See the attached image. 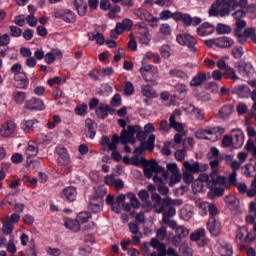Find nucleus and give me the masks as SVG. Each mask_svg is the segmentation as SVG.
I'll use <instances>...</instances> for the list:
<instances>
[{
    "mask_svg": "<svg viewBox=\"0 0 256 256\" xmlns=\"http://www.w3.org/2000/svg\"><path fill=\"white\" fill-rule=\"evenodd\" d=\"M231 11H235L233 0H216L209 9L210 17H229Z\"/></svg>",
    "mask_w": 256,
    "mask_h": 256,
    "instance_id": "f257e3e1",
    "label": "nucleus"
},
{
    "mask_svg": "<svg viewBox=\"0 0 256 256\" xmlns=\"http://www.w3.org/2000/svg\"><path fill=\"white\" fill-rule=\"evenodd\" d=\"M176 41L179 45L183 47H187L190 53H197L199 48L197 47V39L191 34H178L176 36Z\"/></svg>",
    "mask_w": 256,
    "mask_h": 256,
    "instance_id": "f03ea898",
    "label": "nucleus"
},
{
    "mask_svg": "<svg viewBox=\"0 0 256 256\" xmlns=\"http://www.w3.org/2000/svg\"><path fill=\"white\" fill-rule=\"evenodd\" d=\"M152 201H155L156 203L153 206L156 213H163V211H165L170 205H175L177 203V200H172L169 197L162 199L157 193L152 194Z\"/></svg>",
    "mask_w": 256,
    "mask_h": 256,
    "instance_id": "7ed1b4c3",
    "label": "nucleus"
},
{
    "mask_svg": "<svg viewBox=\"0 0 256 256\" xmlns=\"http://www.w3.org/2000/svg\"><path fill=\"white\" fill-rule=\"evenodd\" d=\"M139 72L147 83H153L157 81V77H159V68H157V66L146 65L141 67Z\"/></svg>",
    "mask_w": 256,
    "mask_h": 256,
    "instance_id": "20e7f679",
    "label": "nucleus"
},
{
    "mask_svg": "<svg viewBox=\"0 0 256 256\" xmlns=\"http://www.w3.org/2000/svg\"><path fill=\"white\" fill-rule=\"evenodd\" d=\"M133 14L141 21H147V23H149L151 27H158L157 23H159V18L154 17L145 8H137L134 10Z\"/></svg>",
    "mask_w": 256,
    "mask_h": 256,
    "instance_id": "39448f33",
    "label": "nucleus"
},
{
    "mask_svg": "<svg viewBox=\"0 0 256 256\" xmlns=\"http://www.w3.org/2000/svg\"><path fill=\"white\" fill-rule=\"evenodd\" d=\"M17 131V123L13 120H6L1 124L0 127V136L4 137V139H9V137H13Z\"/></svg>",
    "mask_w": 256,
    "mask_h": 256,
    "instance_id": "423d86ee",
    "label": "nucleus"
},
{
    "mask_svg": "<svg viewBox=\"0 0 256 256\" xmlns=\"http://www.w3.org/2000/svg\"><path fill=\"white\" fill-rule=\"evenodd\" d=\"M225 133V128L221 126H214L207 129H201L196 132V137L198 139H209L205 135H223Z\"/></svg>",
    "mask_w": 256,
    "mask_h": 256,
    "instance_id": "0eeeda50",
    "label": "nucleus"
},
{
    "mask_svg": "<svg viewBox=\"0 0 256 256\" xmlns=\"http://www.w3.org/2000/svg\"><path fill=\"white\" fill-rule=\"evenodd\" d=\"M155 134H150L146 143H140V146L134 150L135 155H143L145 151H153L155 149Z\"/></svg>",
    "mask_w": 256,
    "mask_h": 256,
    "instance_id": "6e6552de",
    "label": "nucleus"
},
{
    "mask_svg": "<svg viewBox=\"0 0 256 256\" xmlns=\"http://www.w3.org/2000/svg\"><path fill=\"white\" fill-rule=\"evenodd\" d=\"M56 155H58V165H60L61 167L70 165L71 156L69 155V151H67V148L63 146L56 147Z\"/></svg>",
    "mask_w": 256,
    "mask_h": 256,
    "instance_id": "1a4fd4ad",
    "label": "nucleus"
},
{
    "mask_svg": "<svg viewBox=\"0 0 256 256\" xmlns=\"http://www.w3.org/2000/svg\"><path fill=\"white\" fill-rule=\"evenodd\" d=\"M24 109L28 111H45V102L40 98H31L25 102Z\"/></svg>",
    "mask_w": 256,
    "mask_h": 256,
    "instance_id": "9d476101",
    "label": "nucleus"
},
{
    "mask_svg": "<svg viewBox=\"0 0 256 256\" xmlns=\"http://www.w3.org/2000/svg\"><path fill=\"white\" fill-rule=\"evenodd\" d=\"M232 17L234 21H236L235 23L236 28L245 29V27H247V22L243 20L245 19V17H247V12L245 10L243 9L234 10V12L232 13Z\"/></svg>",
    "mask_w": 256,
    "mask_h": 256,
    "instance_id": "9b49d317",
    "label": "nucleus"
},
{
    "mask_svg": "<svg viewBox=\"0 0 256 256\" xmlns=\"http://www.w3.org/2000/svg\"><path fill=\"white\" fill-rule=\"evenodd\" d=\"M168 207H169L168 210L163 212L162 221L163 223L168 225L170 229H175V227L177 226V222L175 220H171V217H175L177 212L175 210V207L171 205Z\"/></svg>",
    "mask_w": 256,
    "mask_h": 256,
    "instance_id": "f8f14e48",
    "label": "nucleus"
},
{
    "mask_svg": "<svg viewBox=\"0 0 256 256\" xmlns=\"http://www.w3.org/2000/svg\"><path fill=\"white\" fill-rule=\"evenodd\" d=\"M55 19H62L66 23H75V13L71 10L61 9L54 13Z\"/></svg>",
    "mask_w": 256,
    "mask_h": 256,
    "instance_id": "ddd939ff",
    "label": "nucleus"
},
{
    "mask_svg": "<svg viewBox=\"0 0 256 256\" xmlns=\"http://www.w3.org/2000/svg\"><path fill=\"white\" fill-rule=\"evenodd\" d=\"M206 227L209 233L214 237L221 235V222L217 218H209Z\"/></svg>",
    "mask_w": 256,
    "mask_h": 256,
    "instance_id": "4468645a",
    "label": "nucleus"
},
{
    "mask_svg": "<svg viewBox=\"0 0 256 256\" xmlns=\"http://www.w3.org/2000/svg\"><path fill=\"white\" fill-rule=\"evenodd\" d=\"M109 115H115V108L109 104H100L96 109V116L98 119H107Z\"/></svg>",
    "mask_w": 256,
    "mask_h": 256,
    "instance_id": "2eb2a0df",
    "label": "nucleus"
},
{
    "mask_svg": "<svg viewBox=\"0 0 256 256\" xmlns=\"http://www.w3.org/2000/svg\"><path fill=\"white\" fill-rule=\"evenodd\" d=\"M157 171H161V166H159V163L155 160H151L148 162V165L144 166V175L146 179H151L153 174L157 173Z\"/></svg>",
    "mask_w": 256,
    "mask_h": 256,
    "instance_id": "dca6fc26",
    "label": "nucleus"
},
{
    "mask_svg": "<svg viewBox=\"0 0 256 256\" xmlns=\"http://www.w3.org/2000/svg\"><path fill=\"white\" fill-rule=\"evenodd\" d=\"M61 197L64 199V201L73 203V201L77 199V188L73 186L64 188L61 192Z\"/></svg>",
    "mask_w": 256,
    "mask_h": 256,
    "instance_id": "f3484780",
    "label": "nucleus"
},
{
    "mask_svg": "<svg viewBox=\"0 0 256 256\" xmlns=\"http://www.w3.org/2000/svg\"><path fill=\"white\" fill-rule=\"evenodd\" d=\"M213 33H215V26L209 22L203 23L197 28V35L200 37H207V35H213Z\"/></svg>",
    "mask_w": 256,
    "mask_h": 256,
    "instance_id": "a211bd4d",
    "label": "nucleus"
},
{
    "mask_svg": "<svg viewBox=\"0 0 256 256\" xmlns=\"http://www.w3.org/2000/svg\"><path fill=\"white\" fill-rule=\"evenodd\" d=\"M183 165L188 173H201V171H207V169H209V165L207 164L204 165V169L201 168V164H199V162H195L194 164H191L185 161Z\"/></svg>",
    "mask_w": 256,
    "mask_h": 256,
    "instance_id": "6ab92c4d",
    "label": "nucleus"
},
{
    "mask_svg": "<svg viewBox=\"0 0 256 256\" xmlns=\"http://www.w3.org/2000/svg\"><path fill=\"white\" fill-rule=\"evenodd\" d=\"M187 84L184 83H177L174 85V93L176 99L183 101L185 97H187Z\"/></svg>",
    "mask_w": 256,
    "mask_h": 256,
    "instance_id": "aec40b11",
    "label": "nucleus"
},
{
    "mask_svg": "<svg viewBox=\"0 0 256 256\" xmlns=\"http://www.w3.org/2000/svg\"><path fill=\"white\" fill-rule=\"evenodd\" d=\"M234 93L240 97V99H249L251 95V88L245 84L235 86Z\"/></svg>",
    "mask_w": 256,
    "mask_h": 256,
    "instance_id": "412c9836",
    "label": "nucleus"
},
{
    "mask_svg": "<svg viewBox=\"0 0 256 256\" xmlns=\"http://www.w3.org/2000/svg\"><path fill=\"white\" fill-rule=\"evenodd\" d=\"M88 207L93 213H100V211H103V198L95 196L90 198Z\"/></svg>",
    "mask_w": 256,
    "mask_h": 256,
    "instance_id": "4be33fe9",
    "label": "nucleus"
},
{
    "mask_svg": "<svg viewBox=\"0 0 256 256\" xmlns=\"http://www.w3.org/2000/svg\"><path fill=\"white\" fill-rule=\"evenodd\" d=\"M215 45L221 49H229V47H233V45H235V41L227 36H223L216 39Z\"/></svg>",
    "mask_w": 256,
    "mask_h": 256,
    "instance_id": "5701e85b",
    "label": "nucleus"
},
{
    "mask_svg": "<svg viewBox=\"0 0 256 256\" xmlns=\"http://www.w3.org/2000/svg\"><path fill=\"white\" fill-rule=\"evenodd\" d=\"M74 6L80 17L87 15L88 0H74Z\"/></svg>",
    "mask_w": 256,
    "mask_h": 256,
    "instance_id": "b1692460",
    "label": "nucleus"
},
{
    "mask_svg": "<svg viewBox=\"0 0 256 256\" xmlns=\"http://www.w3.org/2000/svg\"><path fill=\"white\" fill-rule=\"evenodd\" d=\"M133 29V20L125 18L122 22L116 24V31L123 33V31H131Z\"/></svg>",
    "mask_w": 256,
    "mask_h": 256,
    "instance_id": "393cba45",
    "label": "nucleus"
},
{
    "mask_svg": "<svg viewBox=\"0 0 256 256\" xmlns=\"http://www.w3.org/2000/svg\"><path fill=\"white\" fill-rule=\"evenodd\" d=\"M14 81H16L18 89H27L29 87V78L25 72L14 77Z\"/></svg>",
    "mask_w": 256,
    "mask_h": 256,
    "instance_id": "a878e982",
    "label": "nucleus"
},
{
    "mask_svg": "<svg viewBox=\"0 0 256 256\" xmlns=\"http://www.w3.org/2000/svg\"><path fill=\"white\" fill-rule=\"evenodd\" d=\"M235 28L234 29V35L237 38L238 43L241 45H245L247 43V39H249V36L247 35V28ZM244 30V32H243Z\"/></svg>",
    "mask_w": 256,
    "mask_h": 256,
    "instance_id": "bb28decb",
    "label": "nucleus"
},
{
    "mask_svg": "<svg viewBox=\"0 0 256 256\" xmlns=\"http://www.w3.org/2000/svg\"><path fill=\"white\" fill-rule=\"evenodd\" d=\"M141 93L142 95H144V97H147L148 99H157V97H159L157 90L151 87V85L142 86Z\"/></svg>",
    "mask_w": 256,
    "mask_h": 256,
    "instance_id": "cd10ccee",
    "label": "nucleus"
},
{
    "mask_svg": "<svg viewBox=\"0 0 256 256\" xmlns=\"http://www.w3.org/2000/svg\"><path fill=\"white\" fill-rule=\"evenodd\" d=\"M35 123H39V121L35 119H32V120L24 119L21 122L22 131H24V133H33V131H35Z\"/></svg>",
    "mask_w": 256,
    "mask_h": 256,
    "instance_id": "c85d7f7f",
    "label": "nucleus"
},
{
    "mask_svg": "<svg viewBox=\"0 0 256 256\" xmlns=\"http://www.w3.org/2000/svg\"><path fill=\"white\" fill-rule=\"evenodd\" d=\"M39 154V148L35 144L28 143V146L25 151L26 155V163H29V160L33 159V157H37Z\"/></svg>",
    "mask_w": 256,
    "mask_h": 256,
    "instance_id": "c756f323",
    "label": "nucleus"
},
{
    "mask_svg": "<svg viewBox=\"0 0 256 256\" xmlns=\"http://www.w3.org/2000/svg\"><path fill=\"white\" fill-rule=\"evenodd\" d=\"M233 105L228 104V105H224L217 114V117L219 119H228V117H231V115H233Z\"/></svg>",
    "mask_w": 256,
    "mask_h": 256,
    "instance_id": "7c9ffc66",
    "label": "nucleus"
},
{
    "mask_svg": "<svg viewBox=\"0 0 256 256\" xmlns=\"http://www.w3.org/2000/svg\"><path fill=\"white\" fill-rule=\"evenodd\" d=\"M205 81H207V74H205L204 72H200L190 81V86L201 87V85H203Z\"/></svg>",
    "mask_w": 256,
    "mask_h": 256,
    "instance_id": "2f4dec72",
    "label": "nucleus"
},
{
    "mask_svg": "<svg viewBox=\"0 0 256 256\" xmlns=\"http://www.w3.org/2000/svg\"><path fill=\"white\" fill-rule=\"evenodd\" d=\"M157 251H159L158 256H179L175 248L171 247L167 249L165 244H160V246L157 248Z\"/></svg>",
    "mask_w": 256,
    "mask_h": 256,
    "instance_id": "473e14b6",
    "label": "nucleus"
},
{
    "mask_svg": "<svg viewBox=\"0 0 256 256\" xmlns=\"http://www.w3.org/2000/svg\"><path fill=\"white\" fill-rule=\"evenodd\" d=\"M175 21H176V23H179V21H181L183 23V25H185L186 27H191L192 17H191V15H189L187 13H182V12L177 11Z\"/></svg>",
    "mask_w": 256,
    "mask_h": 256,
    "instance_id": "72a5a7b5",
    "label": "nucleus"
},
{
    "mask_svg": "<svg viewBox=\"0 0 256 256\" xmlns=\"http://www.w3.org/2000/svg\"><path fill=\"white\" fill-rule=\"evenodd\" d=\"M12 99H14L17 105H23V103H25V99H27V93L16 90L12 94Z\"/></svg>",
    "mask_w": 256,
    "mask_h": 256,
    "instance_id": "f704fd0d",
    "label": "nucleus"
},
{
    "mask_svg": "<svg viewBox=\"0 0 256 256\" xmlns=\"http://www.w3.org/2000/svg\"><path fill=\"white\" fill-rule=\"evenodd\" d=\"M177 12H171V10H163L159 14L158 22L159 21H168V19H173L176 21Z\"/></svg>",
    "mask_w": 256,
    "mask_h": 256,
    "instance_id": "c9c22d12",
    "label": "nucleus"
},
{
    "mask_svg": "<svg viewBox=\"0 0 256 256\" xmlns=\"http://www.w3.org/2000/svg\"><path fill=\"white\" fill-rule=\"evenodd\" d=\"M65 227L67 229H70L71 231H74L77 233V231H81V224H79L78 220L73 219H67L64 223Z\"/></svg>",
    "mask_w": 256,
    "mask_h": 256,
    "instance_id": "e433bc0d",
    "label": "nucleus"
},
{
    "mask_svg": "<svg viewBox=\"0 0 256 256\" xmlns=\"http://www.w3.org/2000/svg\"><path fill=\"white\" fill-rule=\"evenodd\" d=\"M85 125L88 129L87 135L90 137V139H95V135L97 132L95 131V122L93 121V119H86Z\"/></svg>",
    "mask_w": 256,
    "mask_h": 256,
    "instance_id": "4c0bfd02",
    "label": "nucleus"
},
{
    "mask_svg": "<svg viewBox=\"0 0 256 256\" xmlns=\"http://www.w3.org/2000/svg\"><path fill=\"white\" fill-rule=\"evenodd\" d=\"M88 39L89 41H96L97 45H103V43H105V36H103V33L99 32H97L96 34L93 32H89Z\"/></svg>",
    "mask_w": 256,
    "mask_h": 256,
    "instance_id": "58836bf2",
    "label": "nucleus"
},
{
    "mask_svg": "<svg viewBox=\"0 0 256 256\" xmlns=\"http://www.w3.org/2000/svg\"><path fill=\"white\" fill-rule=\"evenodd\" d=\"M170 123V129H175V131H178V133H181L183 131V123L177 122L175 119V114H172L169 118Z\"/></svg>",
    "mask_w": 256,
    "mask_h": 256,
    "instance_id": "ea45409f",
    "label": "nucleus"
},
{
    "mask_svg": "<svg viewBox=\"0 0 256 256\" xmlns=\"http://www.w3.org/2000/svg\"><path fill=\"white\" fill-rule=\"evenodd\" d=\"M206 235L207 233L205 232V228H199L190 235V239L191 241L196 242V241H200V239L205 238Z\"/></svg>",
    "mask_w": 256,
    "mask_h": 256,
    "instance_id": "a19ab883",
    "label": "nucleus"
},
{
    "mask_svg": "<svg viewBox=\"0 0 256 256\" xmlns=\"http://www.w3.org/2000/svg\"><path fill=\"white\" fill-rule=\"evenodd\" d=\"M175 231L176 235L178 237H182V239H185V237H189V229L185 226H178L176 223L175 228H171Z\"/></svg>",
    "mask_w": 256,
    "mask_h": 256,
    "instance_id": "79ce46f5",
    "label": "nucleus"
},
{
    "mask_svg": "<svg viewBox=\"0 0 256 256\" xmlns=\"http://www.w3.org/2000/svg\"><path fill=\"white\" fill-rule=\"evenodd\" d=\"M169 76L172 78H177V79H187V73L181 69H170L169 71Z\"/></svg>",
    "mask_w": 256,
    "mask_h": 256,
    "instance_id": "37998d69",
    "label": "nucleus"
},
{
    "mask_svg": "<svg viewBox=\"0 0 256 256\" xmlns=\"http://www.w3.org/2000/svg\"><path fill=\"white\" fill-rule=\"evenodd\" d=\"M223 75L226 79H232V81H239V76H237L235 69L229 66L223 71Z\"/></svg>",
    "mask_w": 256,
    "mask_h": 256,
    "instance_id": "c03bdc74",
    "label": "nucleus"
},
{
    "mask_svg": "<svg viewBox=\"0 0 256 256\" xmlns=\"http://www.w3.org/2000/svg\"><path fill=\"white\" fill-rule=\"evenodd\" d=\"M130 165H134L135 167H139V165L147 167V165H149V161L145 158L139 159V155H136L130 158Z\"/></svg>",
    "mask_w": 256,
    "mask_h": 256,
    "instance_id": "a18cd8bd",
    "label": "nucleus"
},
{
    "mask_svg": "<svg viewBox=\"0 0 256 256\" xmlns=\"http://www.w3.org/2000/svg\"><path fill=\"white\" fill-rule=\"evenodd\" d=\"M189 109L191 110V113L195 115L198 121H203V119H205V113H203V110L201 108H197L195 107V105L190 104Z\"/></svg>",
    "mask_w": 256,
    "mask_h": 256,
    "instance_id": "49530a36",
    "label": "nucleus"
},
{
    "mask_svg": "<svg viewBox=\"0 0 256 256\" xmlns=\"http://www.w3.org/2000/svg\"><path fill=\"white\" fill-rule=\"evenodd\" d=\"M120 143L122 145H127V143H133V138H132L131 134H129V132L127 130H125V129H123L121 131Z\"/></svg>",
    "mask_w": 256,
    "mask_h": 256,
    "instance_id": "de8ad7c7",
    "label": "nucleus"
},
{
    "mask_svg": "<svg viewBox=\"0 0 256 256\" xmlns=\"http://www.w3.org/2000/svg\"><path fill=\"white\" fill-rule=\"evenodd\" d=\"M10 72L12 73V75H14V78L25 73L23 71V65H21V63L13 64L12 67L10 68Z\"/></svg>",
    "mask_w": 256,
    "mask_h": 256,
    "instance_id": "09e8293b",
    "label": "nucleus"
},
{
    "mask_svg": "<svg viewBox=\"0 0 256 256\" xmlns=\"http://www.w3.org/2000/svg\"><path fill=\"white\" fill-rule=\"evenodd\" d=\"M91 219V214L89 212H80L76 217V221H78L79 225H83V223H87Z\"/></svg>",
    "mask_w": 256,
    "mask_h": 256,
    "instance_id": "8fccbe9b",
    "label": "nucleus"
},
{
    "mask_svg": "<svg viewBox=\"0 0 256 256\" xmlns=\"http://www.w3.org/2000/svg\"><path fill=\"white\" fill-rule=\"evenodd\" d=\"M236 147H243V143H245V138L243 136V132L238 131L236 134H234V137L232 138Z\"/></svg>",
    "mask_w": 256,
    "mask_h": 256,
    "instance_id": "3c124183",
    "label": "nucleus"
},
{
    "mask_svg": "<svg viewBox=\"0 0 256 256\" xmlns=\"http://www.w3.org/2000/svg\"><path fill=\"white\" fill-rule=\"evenodd\" d=\"M231 53L234 59H241V57L245 55V50L243 49V46H234Z\"/></svg>",
    "mask_w": 256,
    "mask_h": 256,
    "instance_id": "603ef678",
    "label": "nucleus"
},
{
    "mask_svg": "<svg viewBox=\"0 0 256 256\" xmlns=\"http://www.w3.org/2000/svg\"><path fill=\"white\" fill-rule=\"evenodd\" d=\"M216 32L218 33V35H225L227 33H231V26L219 23L216 26Z\"/></svg>",
    "mask_w": 256,
    "mask_h": 256,
    "instance_id": "864d4df0",
    "label": "nucleus"
},
{
    "mask_svg": "<svg viewBox=\"0 0 256 256\" xmlns=\"http://www.w3.org/2000/svg\"><path fill=\"white\" fill-rule=\"evenodd\" d=\"M88 109H89V106H87V104H85V103H82V104L76 106L74 111L80 117H85V114L87 113Z\"/></svg>",
    "mask_w": 256,
    "mask_h": 256,
    "instance_id": "5fc2aeb1",
    "label": "nucleus"
},
{
    "mask_svg": "<svg viewBox=\"0 0 256 256\" xmlns=\"http://www.w3.org/2000/svg\"><path fill=\"white\" fill-rule=\"evenodd\" d=\"M119 141H121V138L119 137V135L114 134L112 136V140L110 144L108 145L109 151H117V145H119Z\"/></svg>",
    "mask_w": 256,
    "mask_h": 256,
    "instance_id": "6e6d98bb",
    "label": "nucleus"
},
{
    "mask_svg": "<svg viewBox=\"0 0 256 256\" xmlns=\"http://www.w3.org/2000/svg\"><path fill=\"white\" fill-rule=\"evenodd\" d=\"M208 213L209 219H217V217L219 216V209L217 208V206H215V204L210 203Z\"/></svg>",
    "mask_w": 256,
    "mask_h": 256,
    "instance_id": "4d7b16f0",
    "label": "nucleus"
},
{
    "mask_svg": "<svg viewBox=\"0 0 256 256\" xmlns=\"http://www.w3.org/2000/svg\"><path fill=\"white\" fill-rule=\"evenodd\" d=\"M160 54L164 59H169L171 57V46L164 44L160 48Z\"/></svg>",
    "mask_w": 256,
    "mask_h": 256,
    "instance_id": "13d9d810",
    "label": "nucleus"
},
{
    "mask_svg": "<svg viewBox=\"0 0 256 256\" xmlns=\"http://www.w3.org/2000/svg\"><path fill=\"white\" fill-rule=\"evenodd\" d=\"M147 136V132H145V130H143V128L140 127V130H138L136 134L137 141H140L141 143H147Z\"/></svg>",
    "mask_w": 256,
    "mask_h": 256,
    "instance_id": "bf43d9fd",
    "label": "nucleus"
},
{
    "mask_svg": "<svg viewBox=\"0 0 256 256\" xmlns=\"http://www.w3.org/2000/svg\"><path fill=\"white\" fill-rule=\"evenodd\" d=\"M211 205V203H207V202H201L198 205V209H199V214L202 217H205V215H207V209L209 210V206Z\"/></svg>",
    "mask_w": 256,
    "mask_h": 256,
    "instance_id": "052dcab7",
    "label": "nucleus"
},
{
    "mask_svg": "<svg viewBox=\"0 0 256 256\" xmlns=\"http://www.w3.org/2000/svg\"><path fill=\"white\" fill-rule=\"evenodd\" d=\"M121 103H122L121 94H115L110 101V105L112 109L113 107H121Z\"/></svg>",
    "mask_w": 256,
    "mask_h": 256,
    "instance_id": "680f3d73",
    "label": "nucleus"
},
{
    "mask_svg": "<svg viewBox=\"0 0 256 256\" xmlns=\"http://www.w3.org/2000/svg\"><path fill=\"white\" fill-rule=\"evenodd\" d=\"M135 93V86L131 82H126L124 86V94L131 96Z\"/></svg>",
    "mask_w": 256,
    "mask_h": 256,
    "instance_id": "e2e57ef3",
    "label": "nucleus"
},
{
    "mask_svg": "<svg viewBox=\"0 0 256 256\" xmlns=\"http://www.w3.org/2000/svg\"><path fill=\"white\" fill-rule=\"evenodd\" d=\"M159 32L161 33V35H171V26L168 23L161 24Z\"/></svg>",
    "mask_w": 256,
    "mask_h": 256,
    "instance_id": "0e129e2a",
    "label": "nucleus"
},
{
    "mask_svg": "<svg viewBox=\"0 0 256 256\" xmlns=\"http://www.w3.org/2000/svg\"><path fill=\"white\" fill-rule=\"evenodd\" d=\"M129 39L128 49L131 51H137V41L135 40V35H133V33L129 34Z\"/></svg>",
    "mask_w": 256,
    "mask_h": 256,
    "instance_id": "69168bd1",
    "label": "nucleus"
},
{
    "mask_svg": "<svg viewBox=\"0 0 256 256\" xmlns=\"http://www.w3.org/2000/svg\"><path fill=\"white\" fill-rule=\"evenodd\" d=\"M246 35H248V39H251L253 43H256V31L255 28H246Z\"/></svg>",
    "mask_w": 256,
    "mask_h": 256,
    "instance_id": "338daca9",
    "label": "nucleus"
},
{
    "mask_svg": "<svg viewBox=\"0 0 256 256\" xmlns=\"http://www.w3.org/2000/svg\"><path fill=\"white\" fill-rule=\"evenodd\" d=\"M221 255L222 256H232L233 255V247L230 245H225L221 249Z\"/></svg>",
    "mask_w": 256,
    "mask_h": 256,
    "instance_id": "774afa93",
    "label": "nucleus"
}]
</instances>
